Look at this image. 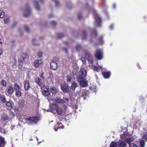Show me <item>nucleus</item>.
Returning <instances> with one entry per match:
<instances>
[{"label":"nucleus","mask_w":147,"mask_h":147,"mask_svg":"<svg viewBox=\"0 0 147 147\" xmlns=\"http://www.w3.org/2000/svg\"><path fill=\"white\" fill-rule=\"evenodd\" d=\"M29 56L26 53H23L20 54V56L18 58V68L21 69L23 67V63L27 62L28 61Z\"/></svg>","instance_id":"1"},{"label":"nucleus","mask_w":147,"mask_h":147,"mask_svg":"<svg viewBox=\"0 0 147 147\" xmlns=\"http://www.w3.org/2000/svg\"><path fill=\"white\" fill-rule=\"evenodd\" d=\"M38 117H30L28 118L25 119V122L28 124L33 125L36 123L40 120Z\"/></svg>","instance_id":"2"},{"label":"nucleus","mask_w":147,"mask_h":147,"mask_svg":"<svg viewBox=\"0 0 147 147\" xmlns=\"http://www.w3.org/2000/svg\"><path fill=\"white\" fill-rule=\"evenodd\" d=\"M103 53L102 49H97L94 53V56L96 59L98 60H101L103 58Z\"/></svg>","instance_id":"3"},{"label":"nucleus","mask_w":147,"mask_h":147,"mask_svg":"<svg viewBox=\"0 0 147 147\" xmlns=\"http://www.w3.org/2000/svg\"><path fill=\"white\" fill-rule=\"evenodd\" d=\"M59 62V59L55 57L53 59V61L50 63L51 68L53 70H56L57 68V62Z\"/></svg>","instance_id":"4"},{"label":"nucleus","mask_w":147,"mask_h":147,"mask_svg":"<svg viewBox=\"0 0 147 147\" xmlns=\"http://www.w3.org/2000/svg\"><path fill=\"white\" fill-rule=\"evenodd\" d=\"M55 110L58 115L61 116L64 115L65 112L63 109L61 107H59L58 105H55Z\"/></svg>","instance_id":"5"},{"label":"nucleus","mask_w":147,"mask_h":147,"mask_svg":"<svg viewBox=\"0 0 147 147\" xmlns=\"http://www.w3.org/2000/svg\"><path fill=\"white\" fill-rule=\"evenodd\" d=\"M1 120L5 123H7L11 120V118L6 114H3L1 117Z\"/></svg>","instance_id":"6"},{"label":"nucleus","mask_w":147,"mask_h":147,"mask_svg":"<svg viewBox=\"0 0 147 147\" xmlns=\"http://www.w3.org/2000/svg\"><path fill=\"white\" fill-rule=\"evenodd\" d=\"M94 18L96 26L98 27H100L101 26V24L102 22V20L101 18L97 14L94 16Z\"/></svg>","instance_id":"7"},{"label":"nucleus","mask_w":147,"mask_h":147,"mask_svg":"<svg viewBox=\"0 0 147 147\" xmlns=\"http://www.w3.org/2000/svg\"><path fill=\"white\" fill-rule=\"evenodd\" d=\"M26 9L24 12V16L25 17H27L29 16L31 12V10L29 7L28 6V4H26Z\"/></svg>","instance_id":"8"},{"label":"nucleus","mask_w":147,"mask_h":147,"mask_svg":"<svg viewBox=\"0 0 147 147\" xmlns=\"http://www.w3.org/2000/svg\"><path fill=\"white\" fill-rule=\"evenodd\" d=\"M6 91L9 94L11 95L14 92V89L12 86L10 85L6 88Z\"/></svg>","instance_id":"9"},{"label":"nucleus","mask_w":147,"mask_h":147,"mask_svg":"<svg viewBox=\"0 0 147 147\" xmlns=\"http://www.w3.org/2000/svg\"><path fill=\"white\" fill-rule=\"evenodd\" d=\"M11 101L10 100L9 101H6L5 103V107L6 109L8 110H10L13 108V105L11 102Z\"/></svg>","instance_id":"10"},{"label":"nucleus","mask_w":147,"mask_h":147,"mask_svg":"<svg viewBox=\"0 0 147 147\" xmlns=\"http://www.w3.org/2000/svg\"><path fill=\"white\" fill-rule=\"evenodd\" d=\"M102 74L104 78H105L108 79L109 78L111 75V72L110 71H104L102 72Z\"/></svg>","instance_id":"11"},{"label":"nucleus","mask_w":147,"mask_h":147,"mask_svg":"<svg viewBox=\"0 0 147 147\" xmlns=\"http://www.w3.org/2000/svg\"><path fill=\"white\" fill-rule=\"evenodd\" d=\"M61 89L64 92L66 93L69 90L68 86L66 84H62L61 86Z\"/></svg>","instance_id":"12"},{"label":"nucleus","mask_w":147,"mask_h":147,"mask_svg":"<svg viewBox=\"0 0 147 147\" xmlns=\"http://www.w3.org/2000/svg\"><path fill=\"white\" fill-rule=\"evenodd\" d=\"M42 93L43 95L45 96L46 98H50L51 96L49 90H43L42 92Z\"/></svg>","instance_id":"13"},{"label":"nucleus","mask_w":147,"mask_h":147,"mask_svg":"<svg viewBox=\"0 0 147 147\" xmlns=\"http://www.w3.org/2000/svg\"><path fill=\"white\" fill-rule=\"evenodd\" d=\"M42 62V61L41 60H35L34 62V66L36 68H38L39 65L41 64Z\"/></svg>","instance_id":"14"},{"label":"nucleus","mask_w":147,"mask_h":147,"mask_svg":"<svg viewBox=\"0 0 147 147\" xmlns=\"http://www.w3.org/2000/svg\"><path fill=\"white\" fill-rule=\"evenodd\" d=\"M80 75L82 76L85 77L87 75V72L85 69L84 68L81 69L79 71Z\"/></svg>","instance_id":"15"},{"label":"nucleus","mask_w":147,"mask_h":147,"mask_svg":"<svg viewBox=\"0 0 147 147\" xmlns=\"http://www.w3.org/2000/svg\"><path fill=\"white\" fill-rule=\"evenodd\" d=\"M24 82V88L25 90L26 91H28L30 87V82L28 80H26Z\"/></svg>","instance_id":"16"},{"label":"nucleus","mask_w":147,"mask_h":147,"mask_svg":"<svg viewBox=\"0 0 147 147\" xmlns=\"http://www.w3.org/2000/svg\"><path fill=\"white\" fill-rule=\"evenodd\" d=\"M35 82L39 86H40V87L42 86L43 84L42 83V80L40 79L39 77H37L35 79Z\"/></svg>","instance_id":"17"},{"label":"nucleus","mask_w":147,"mask_h":147,"mask_svg":"<svg viewBox=\"0 0 147 147\" xmlns=\"http://www.w3.org/2000/svg\"><path fill=\"white\" fill-rule=\"evenodd\" d=\"M6 99L5 96L0 94V102L3 104L6 102Z\"/></svg>","instance_id":"18"},{"label":"nucleus","mask_w":147,"mask_h":147,"mask_svg":"<svg viewBox=\"0 0 147 147\" xmlns=\"http://www.w3.org/2000/svg\"><path fill=\"white\" fill-rule=\"evenodd\" d=\"M54 100L55 102L57 103H62V99L60 97H57L55 98L54 99Z\"/></svg>","instance_id":"19"},{"label":"nucleus","mask_w":147,"mask_h":147,"mask_svg":"<svg viewBox=\"0 0 147 147\" xmlns=\"http://www.w3.org/2000/svg\"><path fill=\"white\" fill-rule=\"evenodd\" d=\"M80 86L82 87H85L88 86V82L85 80L81 82L80 83Z\"/></svg>","instance_id":"20"},{"label":"nucleus","mask_w":147,"mask_h":147,"mask_svg":"<svg viewBox=\"0 0 147 147\" xmlns=\"http://www.w3.org/2000/svg\"><path fill=\"white\" fill-rule=\"evenodd\" d=\"M84 54L86 58L89 59L92 57V55L90 53L87 51H84Z\"/></svg>","instance_id":"21"},{"label":"nucleus","mask_w":147,"mask_h":147,"mask_svg":"<svg viewBox=\"0 0 147 147\" xmlns=\"http://www.w3.org/2000/svg\"><path fill=\"white\" fill-rule=\"evenodd\" d=\"M13 86L14 89L16 91L21 90L20 86L17 83H15Z\"/></svg>","instance_id":"22"},{"label":"nucleus","mask_w":147,"mask_h":147,"mask_svg":"<svg viewBox=\"0 0 147 147\" xmlns=\"http://www.w3.org/2000/svg\"><path fill=\"white\" fill-rule=\"evenodd\" d=\"M85 77L82 76H79L77 78V80L79 83L81 82H82L85 80Z\"/></svg>","instance_id":"23"},{"label":"nucleus","mask_w":147,"mask_h":147,"mask_svg":"<svg viewBox=\"0 0 147 147\" xmlns=\"http://www.w3.org/2000/svg\"><path fill=\"white\" fill-rule=\"evenodd\" d=\"M77 86V83L75 82H73L71 84V88L72 90H74Z\"/></svg>","instance_id":"24"},{"label":"nucleus","mask_w":147,"mask_h":147,"mask_svg":"<svg viewBox=\"0 0 147 147\" xmlns=\"http://www.w3.org/2000/svg\"><path fill=\"white\" fill-rule=\"evenodd\" d=\"M34 5L35 6V8L38 11H40V9L39 7L38 2L37 1H34Z\"/></svg>","instance_id":"25"},{"label":"nucleus","mask_w":147,"mask_h":147,"mask_svg":"<svg viewBox=\"0 0 147 147\" xmlns=\"http://www.w3.org/2000/svg\"><path fill=\"white\" fill-rule=\"evenodd\" d=\"M0 132L1 133H3L4 134L8 133V131L6 129L4 128H1L0 126Z\"/></svg>","instance_id":"26"},{"label":"nucleus","mask_w":147,"mask_h":147,"mask_svg":"<svg viewBox=\"0 0 147 147\" xmlns=\"http://www.w3.org/2000/svg\"><path fill=\"white\" fill-rule=\"evenodd\" d=\"M21 90L16 91L15 96L18 97H20L22 95V92L21 91Z\"/></svg>","instance_id":"27"},{"label":"nucleus","mask_w":147,"mask_h":147,"mask_svg":"<svg viewBox=\"0 0 147 147\" xmlns=\"http://www.w3.org/2000/svg\"><path fill=\"white\" fill-rule=\"evenodd\" d=\"M51 91L53 94H55L57 92V90L55 86H53L51 88Z\"/></svg>","instance_id":"28"},{"label":"nucleus","mask_w":147,"mask_h":147,"mask_svg":"<svg viewBox=\"0 0 147 147\" xmlns=\"http://www.w3.org/2000/svg\"><path fill=\"white\" fill-rule=\"evenodd\" d=\"M126 144L125 142L121 141L119 147H126Z\"/></svg>","instance_id":"29"},{"label":"nucleus","mask_w":147,"mask_h":147,"mask_svg":"<svg viewBox=\"0 0 147 147\" xmlns=\"http://www.w3.org/2000/svg\"><path fill=\"white\" fill-rule=\"evenodd\" d=\"M134 140V139L132 138H129L126 139L125 142H127L129 145L130 144V143Z\"/></svg>","instance_id":"30"},{"label":"nucleus","mask_w":147,"mask_h":147,"mask_svg":"<svg viewBox=\"0 0 147 147\" xmlns=\"http://www.w3.org/2000/svg\"><path fill=\"white\" fill-rule=\"evenodd\" d=\"M82 94L81 95V97H83L84 98V99H85L86 98L85 96H86L87 95V93L86 91L85 90H82Z\"/></svg>","instance_id":"31"},{"label":"nucleus","mask_w":147,"mask_h":147,"mask_svg":"<svg viewBox=\"0 0 147 147\" xmlns=\"http://www.w3.org/2000/svg\"><path fill=\"white\" fill-rule=\"evenodd\" d=\"M94 69L96 71H99L101 69H102V67L101 66H95L94 67Z\"/></svg>","instance_id":"32"},{"label":"nucleus","mask_w":147,"mask_h":147,"mask_svg":"<svg viewBox=\"0 0 147 147\" xmlns=\"http://www.w3.org/2000/svg\"><path fill=\"white\" fill-rule=\"evenodd\" d=\"M41 89L42 90V91H43V90H45L46 91L47 90H48V91L49 90V88L47 86H46V85L43 86V85H42V86H41Z\"/></svg>","instance_id":"33"},{"label":"nucleus","mask_w":147,"mask_h":147,"mask_svg":"<svg viewBox=\"0 0 147 147\" xmlns=\"http://www.w3.org/2000/svg\"><path fill=\"white\" fill-rule=\"evenodd\" d=\"M103 36H100L98 39V40L100 44L102 45L103 43Z\"/></svg>","instance_id":"34"},{"label":"nucleus","mask_w":147,"mask_h":147,"mask_svg":"<svg viewBox=\"0 0 147 147\" xmlns=\"http://www.w3.org/2000/svg\"><path fill=\"white\" fill-rule=\"evenodd\" d=\"M6 85L7 83L5 80H3L1 81V86L3 87H6Z\"/></svg>","instance_id":"35"},{"label":"nucleus","mask_w":147,"mask_h":147,"mask_svg":"<svg viewBox=\"0 0 147 147\" xmlns=\"http://www.w3.org/2000/svg\"><path fill=\"white\" fill-rule=\"evenodd\" d=\"M117 143L113 141L111 143L109 147H117Z\"/></svg>","instance_id":"36"},{"label":"nucleus","mask_w":147,"mask_h":147,"mask_svg":"<svg viewBox=\"0 0 147 147\" xmlns=\"http://www.w3.org/2000/svg\"><path fill=\"white\" fill-rule=\"evenodd\" d=\"M62 103L64 104V103H68L69 101V100L67 98H63V99H62Z\"/></svg>","instance_id":"37"},{"label":"nucleus","mask_w":147,"mask_h":147,"mask_svg":"<svg viewBox=\"0 0 147 147\" xmlns=\"http://www.w3.org/2000/svg\"><path fill=\"white\" fill-rule=\"evenodd\" d=\"M140 147H144L145 146V142L144 140H142L140 142Z\"/></svg>","instance_id":"38"},{"label":"nucleus","mask_w":147,"mask_h":147,"mask_svg":"<svg viewBox=\"0 0 147 147\" xmlns=\"http://www.w3.org/2000/svg\"><path fill=\"white\" fill-rule=\"evenodd\" d=\"M5 143L4 138L2 137H0V144H4Z\"/></svg>","instance_id":"39"},{"label":"nucleus","mask_w":147,"mask_h":147,"mask_svg":"<svg viewBox=\"0 0 147 147\" xmlns=\"http://www.w3.org/2000/svg\"><path fill=\"white\" fill-rule=\"evenodd\" d=\"M4 20L5 24L8 23L9 22V17H5Z\"/></svg>","instance_id":"40"},{"label":"nucleus","mask_w":147,"mask_h":147,"mask_svg":"<svg viewBox=\"0 0 147 147\" xmlns=\"http://www.w3.org/2000/svg\"><path fill=\"white\" fill-rule=\"evenodd\" d=\"M24 28L25 30L28 33L30 32V30L28 26L26 25L24 26Z\"/></svg>","instance_id":"41"},{"label":"nucleus","mask_w":147,"mask_h":147,"mask_svg":"<svg viewBox=\"0 0 147 147\" xmlns=\"http://www.w3.org/2000/svg\"><path fill=\"white\" fill-rule=\"evenodd\" d=\"M83 37L82 38L83 39H85L87 37V35L86 32L84 30L83 31Z\"/></svg>","instance_id":"42"},{"label":"nucleus","mask_w":147,"mask_h":147,"mask_svg":"<svg viewBox=\"0 0 147 147\" xmlns=\"http://www.w3.org/2000/svg\"><path fill=\"white\" fill-rule=\"evenodd\" d=\"M32 43L34 45H38L39 44L37 43V41L35 39H33L32 40Z\"/></svg>","instance_id":"43"},{"label":"nucleus","mask_w":147,"mask_h":147,"mask_svg":"<svg viewBox=\"0 0 147 147\" xmlns=\"http://www.w3.org/2000/svg\"><path fill=\"white\" fill-rule=\"evenodd\" d=\"M66 78H67V81L68 82H71V77L69 76H68L66 77Z\"/></svg>","instance_id":"44"},{"label":"nucleus","mask_w":147,"mask_h":147,"mask_svg":"<svg viewBox=\"0 0 147 147\" xmlns=\"http://www.w3.org/2000/svg\"><path fill=\"white\" fill-rule=\"evenodd\" d=\"M143 138L145 141H147V133L144 134Z\"/></svg>","instance_id":"45"},{"label":"nucleus","mask_w":147,"mask_h":147,"mask_svg":"<svg viewBox=\"0 0 147 147\" xmlns=\"http://www.w3.org/2000/svg\"><path fill=\"white\" fill-rule=\"evenodd\" d=\"M40 78L41 80H44L45 78V76H44V73L42 72L40 75Z\"/></svg>","instance_id":"46"},{"label":"nucleus","mask_w":147,"mask_h":147,"mask_svg":"<svg viewBox=\"0 0 147 147\" xmlns=\"http://www.w3.org/2000/svg\"><path fill=\"white\" fill-rule=\"evenodd\" d=\"M64 36L63 34L61 33H58V37L59 38H61Z\"/></svg>","instance_id":"47"},{"label":"nucleus","mask_w":147,"mask_h":147,"mask_svg":"<svg viewBox=\"0 0 147 147\" xmlns=\"http://www.w3.org/2000/svg\"><path fill=\"white\" fill-rule=\"evenodd\" d=\"M9 113L10 116L11 117V118H13L15 116V114L12 111H9Z\"/></svg>","instance_id":"48"},{"label":"nucleus","mask_w":147,"mask_h":147,"mask_svg":"<svg viewBox=\"0 0 147 147\" xmlns=\"http://www.w3.org/2000/svg\"><path fill=\"white\" fill-rule=\"evenodd\" d=\"M76 49L78 51H79L81 49V46L80 45L77 44L76 45Z\"/></svg>","instance_id":"49"},{"label":"nucleus","mask_w":147,"mask_h":147,"mask_svg":"<svg viewBox=\"0 0 147 147\" xmlns=\"http://www.w3.org/2000/svg\"><path fill=\"white\" fill-rule=\"evenodd\" d=\"M92 31L93 34H94L95 36V37H96L97 35V33L96 30L95 29H93L92 30Z\"/></svg>","instance_id":"50"},{"label":"nucleus","mask_w":147,"mask_h":147,"mask_svg":"<svg viewBox=\"0 0 147 147\" xmlns=\"http://www.w3.org/2000/svg\"><path fill=\"white\" fill-rule=\"evenodd\" d=\"M4 12L0 10V18H3L4 16Z\"/></svg>","instance_id":"51"},{"label":"nucleus","mask_w":147,"mask_h":147,"mask_svg":"<svg viewBox=\"0 0 147 147\" xmlns=\"http://www.w3.org/2000/svg\"><path fill=\"white\" fill-rule=\"evenodd\" d=\"M49 77L51 79H53L54 78L53 75L51 72H50L49 73Z\"/></svg>","instance_id":"52"},{"label":"nucleus","mask_w":147,"mask_h":147,"mask_svg":"<svg viewBox=\"0 0 147 147\" xmlns=\"http://www.w3.org/2000/svg\"><path fill=\"white\" fill-rule=\"evenodd\" d=\"M53 1L55 2V6L56 7H58L59 5V2L57 1V0H52Z\"/></svg>","instance_id":"53"},{"label":"nucleus","mask_w":147,"mask_h":147,"mask_svg":"<svg viewBox=\"0 0 147 147\" xmlns=\"http://www.w3.org/2000/svg\"><path fill=\"white\" fill-rule=\"evenodd\" d=\"M37 55L39 57H41L42 56V53L41 51H39Z\"/></svg>","instance_id":"54"},{"label":"nucleus","mask_w":147,"mask_h":147,"mask_svg":"<svg viewBox=\"0 0 147 147\" xmlns=\"http://www.w3.org/2000/svg\"><path fill=\"white\" fill-rule=\"evenodd\" d=\"M78 18L79 20H80L82 18V15L81 13H79L78 14Z\"/></svg>","instance_id":"55"},{"label":"nucleus","mask_w":147,"mask_h":147,"mask_svg":"<svg viewBox=\"0 0 147 147\" xmlns=\"http://www.w3.org/2000/svg\"><path fill=\"white\" fill-rule=\"evenodd\" d=\"M51 24L53 26H55L56 25V23L54 21H52L51 22Z\"/></svg>","instance_id":"56"},{"label":"nucleus","mask_w":147,"mask_h":147,"mask_svg":"<svg viewBox=\"0 0 147 147\" xmlns=\"http://www.w3.org/2000/svg\"><path fill=\"white\" fill-rule=\"evenodd\" d=\"M63 50L65 52L67 53H68V50L67 48H63Z\"/></svg>","instance_id":"57"},{"label":"nucleus","mask_w":147,"mask_h":147,"mask_svg":"<svg viewBox=\"0 0 147 147\" xmlns=\"http://www.w3.org/2000/svg\"><path fill=\"white\" fill-rule=\"evenodd\" d=\"M113 24H111L110 26V28L111 29H113Z\"/></svg>","instance_id":"58"},{"label":"nucleus","mask_w":147,"mask_h":147,"mask_svg":"<svg viewBox=\"0 0 147 147\" xmlns=\"http://www.w3.org/2000/svg\"><path fill=\"white\" fill-rule=\"evenodd\" d=\"M3 53V51L1 49H0V56Z\"/></svg>","instance_id":"59"},{"label":"nucleus","mask_w":147,"mask_h":147,"mask_svg":"<svg viewBox=\"0 0 147 147\" xmlns=\"http://www.w3.org/2000/svg\"><path fill=\"white\" fill-rule=\"evenodd\" d=\"M53 17V15H52V14H50V15H49L48 16V17L49 18H51V17Z\"/></svg>","instance_id":"60"},{"label":"nucleus","mask_w":147,"mask_h":147,"mask_svg":"<svg viewBox=\"0 0 147 147\" xmlns=\"http://www.w3.org/2000/svg\"><path fill=\"white\" fill-rule=\"evenodd\" d=\"M89 63H91V64H93V60H90L89 61Z\"/></svg>","instance_id":"61"},{"label":"nucleus","mask_w":147,"mask_h":147,"mask_svg":"<svg viewBox=\"0 0 147 147\" xmlns=\"http://www.w3.org/2000/svg\"><path fill=\"white\" fill-rule=\"evenodd\" d=\"M14 110L16 111H19V109L18 108H14Z\"/></svg>","instance_id":"62"},{"label":"nucleus","mask_w":147,"mask_h":147,"mask_svg":"<svg viewBox=\"0 0 147 147\" xmlns=\"http://www.w3.org/2000/svg\"><path fill=\"white\" fill-rule=\"evenodd\" d=\"M132 147H138V146L137 145L134 144Z\"/></svg>","instance_id":"63"},{"label":"nucleus","mask_w":147,"mask_h":147,"mask_svg":"<svg viewBox=\"0 0 147 147\" xmlns=\"http://www.w3.org/2000/svg\"><path fill=\"white\" fill-rule=\"evenodd\" d=\"M64 126L63 125H62L61 126H60L59 128L61 127V128L62 129H63L64 128Z\"/></svg>","instance_id":"64"}]
</instances>
